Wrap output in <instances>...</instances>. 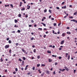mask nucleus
<instances>
[{"instance_id": "26", "label": "nucleus", "mask_w": 77, "mask_h": 77, "mask_svg": "<svg viewBox=\"0 0 77 77\" xmlns=\"http://www.w3.org/2000/svg\"><path fill=\"white\" fill-rule=\"evenodd\" d=\"M44 75V73H42L41 74V75L42 77V76H43V75Z\"/></svg>"}, {"instance_id": "36", "label": "nucleus", "mask_w": 77, "mask_h": 77, "mask_svg": "<svg viewBox=\"0 0 77 77\" xmlns=\"http://www.w3.org/2000/svg\"><path fill=\"white\" fill-rule=\"evenodd\" d=\"M18 71V69L17 68H15V71Z\"/></svg>"}, {"instance_id": "40", "label": "nucleus", "mask_w": 77, "mask_h": 77, "mask_svg": "<svg viewBox=\"0 0 77 77\" xmlns=\"http://www.w3.org/2000/svg\"><path fill=\"white\" fill-rule=\"evenodd\" d=\"M59 59H62V57H59Z\"/></svg>"}, {"instance_id": "21", "label": "nucleus", "mask_w": 77, "mask_h": 77, "mask_svg": "<svg viewBox=\"0 0 77 77\" xmlns=\"http://www.w3.org/2000/svg\"><path fill=\"white\" fill-rule=\"evenodd\" d=\"M21 10L22 11H24V10H25V8H22V9H21Z\"/></svg>"}, {"instance_id": "39", "label": "nucleus", "mask_w": 77, "mask_h": 77, "mask_svg": "<svg viewBox=\"0 0 77 77\" xmlns=\"http://www.w3.org/2000/svg\"><path fill=\"white\" fill-rule=\"evenodd\" d=\"M65 69H63L62 70V71L63 72V71H65Z\"/></svg>"}, {"instance_id": "51", "label": "nucleus", "mask_w": 77, "mask_h": 77, "mask_svg": "<svg viewBox=\"0 0 77 77\" xmlns=\"http://www.w3.org/2000/svg\"><path fill=\"white\" fill-rule=\"evenodd\" d=\"M53 74H54V75H55V74H56V73L55 72V71L54 72Z\"/></svg>"}, {"instance_id": "32", "label": "nucleus", "mask_w": 77, "mask_h": 77, "mask_svg": "<svg viewBox=\"0 0 77 77\" xmlns=\"http://www.w3.org/2000/svg\"><path fill=\"white\" fill-rule=\"evenodd\" d=\"M14 27H18V26H17V25H15L14 26Z\"/></svg>"}, {"instance_id": "5", "label": "nucleus", "mask_w": 77, "mask_h": 77, "mask_svg": "<svg viewBox=\"0 0 77 77\" xmlns=\"http://www.w3.org/2000/svg\"><path fill=\"white\" fill-rule=\"evenodd\" d=\"M41 24H43V26H44L45 27L46 26V25L44 23L42 22Z\"/></svg>"}, {"instance_id": "45", "label": "nucleus", "mask_w": 77, "mask_h": 77, "mask_svg": "<svg viewBox=\"0 0 77 77\" xmlns=\"http://www.w3.org/2000/svg\"><path fill=\"white\" fill-rule=\"evenodd\" d=\"M21 70H22V71H23L24 70V68L23 67H22L21 68Z\"/></svg>"}, {"instance_id": "52", "label": "nucleus", "mask_w": 77, "mask_h": 77, "mask_svg": "<svg viewBox=\"0 0 77 77\" xmlns=\"http://www.w3.org/2000/svg\"><path fill=\"white\" fill-rule=\"evenodd\" d=\"M31 22H32V23H34V21H33V20H32L31 21Z\"/></svg>"}, {"instance_id": "8", "label": "nucleus", "mask_w": 77, "mask_h": 77, "mask_svg": "<svg viewBox=\"0 0 77 77\" xmlns=\"http://www.w3.org/2000/svg\"><path fill=\"white\" fill-rule=\"evenodd\" d=\"M38 30H41V31H42V28H39L38 29Z\"/></svg>"}, {"instance_id": "18", "label": "nucleus", "mask_w": 77, "mask_h": 77, "mask_svg": "<svg viewBox=\"0 0 77 77\" xmlns=\"http://www.w3.org/2000/svg\"><path fill=\"white\" fill-rule=\"evenodd\" d=\"M65 33H63L62 34V36H65Z\"/></svg>"}, {"instance_id": "13", "label": "nucleus", "mask_w": 77, "mask_h": 77, "mask_svg": "<svg viewBox=\"0 0 77 77\" xmlns=\"http://www.w3.org/2000/svg\"><path fill=\"white\" fill-rule=\"evenodd\" d=\"M19 60L20 62H22V60L21 58L19 59Z\"/></svg>"}, {"instance_id": "28", "label": "nucleus", "mask_w": 77, "mask_h": 77, "mask_svg": "<svg viewBox=\"0 0 77 77\" xmlns=\"http://www.w3.org/2000/svg\"><path fill=\"white\" fill-rule=\"evenodd\" d=\"M22 51H23V52H24V53H25V51L24 50V49H22Z\"/></svg>"}, {"instance_id": "58", "label": "nucleus", "mask_w": 77, "mask_h": 77, "mask_svg": "<svg viewBox=\"0 0 77 77\" xmlns=\"http://www.w3.org/2000/svg\"><path fill=\"white\" fill-rule=\"evenodd\" d=\"M36 26H37V25H36V24H35L34 25V27H36Z\"/></svg>"}, {"instance_id": "4", "label": "nucleus", "mask_w": 77, "mask_h": 77, "mask_svg": "<svg viewBox=\"0 0 77 77\" xmlns=\"http://www.w3.org/2000/svg\"><path fill=\"white\" fill-rule=\"evenodd\" d=\"M49 62H52V60L50 58L48 59Z\"/></svg>"}, {"instance_id": "42", "label": "nucleus", "mask_w": 77, "mask_h": 77, "mask_svg": "<svg viewBox=\"0 0 77 77\" xmlns=\"http://www.w3.org/2000/svg\"><path fill=\"white\" fill-rule=\"evenodd\" d=\"M64 9H66V5H65L64 7Z\"/></svg>"}, {"instance_id": "41", "label": "nucleus", "mask_w": 77, "mask_h": 77, "mask_svg": "<svg viewBox=\"0 0 77 77\" xmlns=\"http://www.w3.org/2000/svg\"><path fill=\"white\" fill-rule=\"evenodd\" d=\"M40 58V56H37V58L38 59H39Z\"/></svg>"}, {"instance_id": "9", "label": "nucleus", "mask_w": 77, "mask_h": 77, "mask_svg": "<svg viewBox=\"0 0 77 77\" xmlns=\"http://www.w3.org/2000/svg\"><path fill=\"white\" fill-rule=\"evenodd\" d=\"M14 22L15 23H17V22H18V20H17L15 19L14 20Z\"/></svg>"}, {"instance_id": "43", "label": "nucleus", "mask_w": 77, "mask_h": 77, "mask_svg": "<svg viewBox=\"0 0 77 77\" xmlns=\"http://www.w3.org/2000/svg\"><path fill=\"white\" fill-rule=\"evenodd\" d=\"M64 4H65V2H63L62 3V5H64Z\"/></svg>"}, {"instance_id": "25", "label": "nucleus", "mask_w": 77, "mask_h": 77, "mask_svg": "<svg viewBox=\"0 0 77 77\" xmlns=\"http://www.w3.org/2000/svg\"><path fill=\"white\" fill-rule=\"evenodd\" d=\"M40 66V64H38L37 65V66L38 67H39V66Z\"/></svg>"}, {"instance_id": "64", "label": "nucleus", "mask_w": 77, "mask_h": 77, "mask_svg": "<svg viewBox=\"0 0 77 77\" xmlns=\"http://www.w3.org/2000/svg\"><path fill=\"white\" fill-rule=\"evenodd\" d=\"M59 50H62V48H60Z\"/></svg>"}, {"instance_id": "57", "label": "nucleus", "mask_w": 77, "mask_h": 77, "mask_svg": "<svg viewBox=\"0 0 77 77\" xmlns=\"http://www.w3.org/2000/svg\"><path fill=\"white\" fill-rule=\"evenodd\" d=\"M75 71H76V70H74V73H75Z\"/></svg>"}, {"instance_id": "3", "label": "nucleus", "mask_w": 77, "mask_h": 77, "mask_svg": "<svg viewBox=\"0 0 77 77\" xmlns=\"http://www.w3.org/2000/svg\"><path fill=\"white\" fill-rule=\"evenodd\" d=\"M64 40H63L62 41L60 42L61 44L62 45V44H64Z\"/></svg>"}, {"instance_id": "1", "label": "nucleus", "mask_w": 77, "mask_h": 77, "mask_svg": "<svg viewBox=\"0 0 77 77\" xmlns=\"http://www.w3.org/2000/svg\"><path fill=\"white\" fill-rule=\"evenodd\" d=\"M9 46L10 45H6L5 46V48L6 49H7V48H9Z\"/></svg>"}, {"instance_id": "30", "label": "nucleus", "mask_w": 77, "mask_h": 77, "mask_svg": "<svg viewBox=\"0 0 77 77\" xmlns=\"http://www.w3.org/2000/svg\"><path fill=\"white\" fill-rule=\"evenodd\" d=\"M49 12H50V13H51V10H49Z\"/></svg>"}, {"instance_id": "19", "label": "nucleus", "mask_w": 77, "mask_h": 77, "mask_svg": "<svg viewBox=\"0 0 77 77\" xmlns=\"http://www.w3.org/2000/svg\"><path fill=\"white\" fill-rule=\"evenodd\" d=\"M51 52L50 51H47V53H51Z\"/></svg>"}, {"instance_id": "61", "label": "nucleus", "mask_w": 77, "mask_h": 77, "mask_svg": "<svg viewBox=\"0 0 77 77\" xmlns=\"http://www.w3.org/2000/svg\"><path fill=\"white\" fill-rule=\"evenodd\" d=\"M16 45L17 46L18 45V43H16Z\"/></svg>"}, {"instance_id": "17", "label": "nucleus", "mask_w": 77, "mask_h": 77, "mask_svg": "<svg viewBox=\"0 0 77 77\" xmlns=\"http://www.w3.org/2000/svg\"><path fill=\"white\" fill-rule=\"evenodd\" d=\"M8 42L9 44H11V43H12V42H11V41L9 40L8 41Z\"/></svg>"}, {"instance_id": "15", "label": "nucleus", "mask_w": 77, "mask_h": 77, "mask_svg": "<svg viewBox=\"0 0 77 77\" xmlns=\"http://www.w3.org/2000/svg\"><path fill=\"white\" fill-rule=\"evenodd\" d=\"M11 51H12V50H11V49H10L9 51V53H10V54H11V53H12Z\"/></svg>"}, {"instance_id": "38", "label": "nucleus", "mask_w": 77, "mask_h": 77, "mask_svg": "<svg viewBox=\"0 0 77 77\" xmlns=\"http://www.w3.org/2000/svg\"><path fill=\"white\" fill-rule=\"evenodd\" d=\"M54 26H56V23H54Z\"/></svg>"}, {"instance_id": "22", "label": "nucleus", "mask_w": 77, "mask_h": 77, "mask_svg": "<svg viewBox=\"0 0 77 77\" xmlns=\"http://www.w3.org/2000/svg\"><path fill=\"white\" fill-rule=\"evenodd\" d=\"M33 51L34 53H35L36 52V49H35L33 50Z\"/></svg>"}, {"instance_id": "10", "label": "nucleus", "mask_w": 77, "mask_h": 77, "mask_svg": "<svg viewBox=\"0 0 77 77\" xmlns=\"http://www.w3.org/2000/svg\"><path fill=\"white\" fill-rule=\"evenodd\" d=\"M68 55V54L67 53H66V57H67Z\"/></svg>"}, {"instance_id": "29", "label": "nucleus", "mask_w": 77, "mask_h": 77, "mask_svg": "<svg viewBox=\"0 0 77 77\" xmlns=\"http://www.w3.org/2000/svg\"><path fill=\"white\" fill-rule=\"evenodd\" d=\"M18 15L19 17H21V14H19Z\"/></svg>"}, {"instance_id": "16", "label": "nucleus", "mask_w": 77, "mask_h": 77, "mask_svg": "<svg viewBox=\"0 0 77 77\" xmlns=\"http://www.w3.org/2000/svg\"><path fill=\"white\" fill-rule=\"evenodd\" d=\"M23 60H26V58L25 57H23Z\"/></svg>"}, {"instance_id": "27", "label": "nucleus", "mask_w": 77, "mask_h": 77, "mask_svg": "<svg viewBox=\"0 0 77 77\" xmlns=\"http://www.w3.org/2000/svg\"><path fill=\"white\" fill-rule=\"evenodd\" d=\"M17 32H18V33H20L21 32V31H20V30H17Z\"/></svg>"}, {"instance_id": "62", "label": "nucleus", "mask_w": 77, "mask_h": 77, "mask_svg": "<svg viewBox=\"0 0 77 77\" xmlns=\"http://www.w3.org/2000/svg\"><path fill=\"white\" fill-rule=\"evenodd\" d=\"M51 20H54V18H52Z\"/></svg>"}, {"instance_id": "63", "label": "nucleus", "mask_w": 77, "mask_h": 77, "mask_svg": "<svg viewBox=\"0 0 77 77\" xmlns=\"http://www.w3.org/2000/svg\"><path fill=\"white\" fill-rule=\"evenodd\" d=\"M67 29H69V27H67Z\"/></svg>"}, {"instance_id": "60", "label": "nucleus", "mask_w": 77, "mask_h": 77, "mask_svg": "<svg viewBox=\"0 0 77 77\" xmlns=\"http://www.w3.org/2000/svg\"><path fill=\"white\" fill-rule=\"evenodd\" d=\"M51 15L49 16V18H51Z\"/></svg>"}, {"instance_id": "56", "label": "nucleus", "mask_w": 77, "mask_h": 77, "mask_svg": "<svg viewBox=\"0 0 77 77\" xmlns=\"http://www.w3.org/2000/svg\"><path fill=\"white\" fill-rule=\"evenodd\" d=\"M29 27H32V25H29Z\"/></svg>"}, {"instance_id": "50", "label": "nucleus", "mask_w": 77, "mask_h": 77, "mask_svg": "<svg viewBox=\"0 0 77 77\" xmlns=\"http://www.w3.org/2000/svg\"><path fill=\"white\" fill-rule=\"evenodd\" d=\"M13 73L14 74H16V72H13Z\"/></svg>"}, {"instance_id": "55", "label": "nucleus", "mask_w": 77, "mask_h": 77, "mask_svg": "<svg viewBox=\"0 0 77 77\" xmlns=\"http://www.w3.org/2000/svg\"><path fill=\"white\" fill-rule=\"evenodd\" d=\"M73 21L74 22H75V20L74 19L73 20Z\"/></svg>"}, {"instance_id": "31", "label": "nucleus", "mask_w": 77, "mask_h": 77, "mask_svg": "<svg viewBox=\"0 0 77 77\" xmlns=\"http://www.w3.org/2000/svg\"><path fill=\"white\" fill-rule=\"evenodd\" d=\"M31 41H32V40H33V39H34V38L33 37H32L31 38Z\"/></svg>"}, {"instance_id": "37", "label": "nucleus", "mask_w": 77, "mask_h": 77, "mask_svg": "<svg viewBox=\"0 0 77 77\" xmlns=\"http://www.w3.org/2000/svg\"><path fill=\"white\" fill-rule=\"evenodd\" d=\"M47 10L45 9L44 11V12H47Z\"/></svg>"}, {"instance_id": "48", "label": "nucleus", "mask_w": 77, "mask_h": 77, "mask_svg": "<svg viewBox=\"0 0 77 77\" xmlns=\"http://www.w3.org/2000/svg\"><path fill=\"white\" fill-rule=\"evenodd\" d=\"M47 74H49V71H47Z\"/></svg>"}, {"instance_id": "11", "label": "nucleus", "mask_w": 77, "mask_h": 77, "mask_svg": "<svg viewBox=\"0 0 77 77\" xmlns=\"http://www.w3.org/2000/svg\"><path fill=\"white\" fill-rule=\"evenodd\" d=\"M52 57H57V56L54 55H52Z\"/></svg>"}, {"instance_id": "24", "label": "nucleus", "mask_w": 77, "mask_h": 77, "mask_svg": "<svg viewBox=\"0 0 77 77\" xmlns=\"http://www.w3.org/2000/svg\"><path fill=\"white\" fill-rule=\"evenodd\" d=\"M41 66H45V65L43 64L41 65Z\"/></svg>"}, {"instance_id": "44", "label": "nucleus", "mask_w": 77, "mask_h": 77, "mask_svg": "<svg viewBox=\"0 0 77 77\" xmlns=\"http://www.w3.org/2000/svg\"><path fill=\"white\" fill-rule=\"evenodd\" d=\"M35 67H33L32 68V69L33 70H35Z\"/></svg>"}, {"instance_id": "47", "label": "nucleus", "mask_w": 77, "mask_h": 77, "mask_svg": "<svg viewBox=\"0 0 77 77\" xmlns=\"http://www.w3.org/2000/svg\"><path fill=\"white\" fill-rule=\"evenodd\" d=\"M56 8L57 9H58V10H59V7H56Z\"/></svg>"}, {"instance_id": "6", "label": "nucleus", "mask_w": 77, "mask_h": 77, "mask_svg": "<svg viewBox=\"0 0 77 77\" xmlns=\"http://www.w3.org/2000/svg\"><path fill=\"white\" fill-rule=\"evenodd\" d=\"M27 7H28V8H27V9H29L30 8V5H27Z\"/></svg>"}, {"instance_id": "53", "label": "nucleus", "mask_w": 77, "mask_h": 77, "mask_svg": "<svg viewBox=\"0 0 77 77\" xmlns=\"http://www.w3.org/2000/svg\"><path fill=\"white\" fill-rule=\"evenodd\" d=\"M26 18H27L28 17V15H26L25 16Z\"/></svg>"}, {"instance_id": "35", "label": "nucleus", "mask_w": 77, "mask_h": 77, "mask_svg": "<svg viewBox=\"0 0 77 77\" xmlns=\"http://www.w3.org/2000/svg\"><path fill=\"white\" fill-rule=\"evenodd\" d=\"M11 33H15V31H13L11 32Z\"/></svg>"}, {"instance_id": "59", "label": "nucleus", "mask_w": 77, "mask_h": 77, "mask_svg": "<svg viewBox=\"0 0 77 77\" xmlns=\"http://www.w3.org/2000/svg\"><path fill=\"white\" fill-rule=\"evenodd\" d=\"M60 71H62V69H59Z\"/></svg>"}, {"instance_id": "20", "label": "nucleus", "mask_w": 77, "mask_h": 77, "mask_svg": "<svg viewBox=\"0 0 77 77\" xmlns=\"http://www.w3.org/2000/svg\"><path fill=\"white\" fill-rule=\"evenodd\" d=\"M0 60H1V62H2L3 61V59L2 58H1Z\"/></svg>"}, {"instance_id": "12", "label": "nucleus", "mask_w": 77, "mask_h": 77, "mask_svg": "<svg viewBox=\"0 0 77 77\" xmlns=\"http://www.w3.org/2000/svg\"><path fill=\"white\" fill-rule=\"evenodd\" d=\"M66 33L67 34H69V35H70V34H71V32H67Z\"/></svg>"}, {"instance_id": "46", "label": "nucleus", "mask_w": 77, "mask_h": 77, "mask_svg": "<svg viewBox=\"0 0 77 77\" xmlns=\"http://www.w3.org/2000/svg\"><path fill=\"white\" fill-rule=\"evenodd\" d=\"M46 36V35H45L44 36H43V38H45V37Z\"/></svg>"}, {"instance_id": "49", "label": "nucleus", "mask_w": 77, "mask_h": 77, "mask_svg": "<svg viewBox=\"0 0 77 77\" xmlns=\"http://www.w3.org/2000/svg\"><path fill=\"white\" fill-rule=\"evenodd\" d=\"M57 65V62L55 63V65Z\"/></svg>"}, {"instance_id": "34", "label": "nucleus", "mask_w": 77, "mask_h": 77, "mask_svg": "<svg viewBox=\"0 0 77 77\" xmlns=\"http://www.w3.org/2000/svg\"><path fill=\"white\" fill-rule=\"evenodd\" d=\"M5 7H7V6L9 7V5H5Z\"/></svg>"}, {"instance_id": "54", "label": "nucleus", "mask_w": 77, "mask_h": 77, "mask_svg": "<svg viewBox=\"0 0 77 77\" xmlns=\"http://www.w3.org/2000/svg\"><path fill=\"white\" fill-rule=\"evenodd\" d=\"M9 38H7V41H9Z\"/></svg>"}, {"instance_id": "23", "label": "nucleus", "mask_w": 77, "mask_h": 77, "mask_svg": "<svg viewBox=\"0 0 77 77\" xmlns=\"http://www.w3.org/2000/svg\"><path fill=\"white\" fill-rule=\"evenodd\" d=\"M69 18L72 19V18H73V17H72V16H71V17L69 16Z\"/></svg>"}, {"instance_id": "14", "label": "nucleus", "mask_w": 77, "mask_h": 77, "mask_svg": "<svg viewBox=\"0 0 77 77\" xmlns=\"http://www.w3.org/2000/svg\"><path fill=\"white\" fill-rule=\"evenodd\" d=\"M73 15H77V12H75V13H74L73 14Z\"/></svg>"}, {"instance_id": "33", "label": "nucleus", "mask_w": 77, "mask_h": 77, "mask_svg": "<svg viewBox=\"0 0 77 77\" xmlns=\"http://www.w3.org/2000/svg\"><path fill=\"white\" fill-rule=\"evenodd\" d=\"M10 6L12 7V8H14V7L13 6V5H12V4H11L10 5Z\"/></svg>"}, {"instance_id": "7", "label": "nucleus", "mask_w": 77, "mask_h": 77, "mask_svg": "<svg viewBox=\"0 0 77 77\" xmlns=\"http://www.w3.org/2000/svg\"><path fill=\"white\" fill-rule=\"evenodd\" d=\"M68 58L67 59H68V60H69V59H70V55H69V54L68 55Z\"/></svg>"}, {"instance_id": "2", "label": "nucleus", "mask_w": 77, "mask_h": 77, "mask_svg": "<svg viewBox=\"0 0 77 77\" xmlns=\"http://www.w3.org/2000/svg\"><path fill=\"white\" fill-rule=\"evenodd\" d=\"M64 68H65V69H66V71H68L69 69L67 67H66V66H65Z\"/></svg>"}]
</instances>
